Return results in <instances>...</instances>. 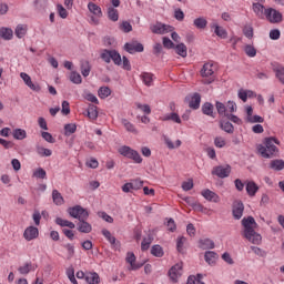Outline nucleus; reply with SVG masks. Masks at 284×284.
Returning a JSON list of instances; mask_svg holds the SVG:
<instances>
[{"instance_id": "1", "label": "nucleus", "mask_w": 284, "mask_h": 284, "mask_svg": "<svg viewBox=\"0 0 284 284\" xmlns=\"http://www.w3.org/2000/svg\"><path fill=\"white\" fill-rule=\"evenodd\" d=\"M281 145V141L276 138H265L264 144L257 145V152L261 154L263 159H274L278 156V146Z\"/></svg>"}, {"instance_id": "2", "label": "nucleus", "mask_w": 284, "mask_h": 284, "mask_svg": "<svg viewBox=\"0 0 284 284\" xmlns=\"http://www.w3.org/2000/svg\"><path fill=\"white\" fill-rule=\"evenodd\" d=\"M242 225L244 227V236L247 239V241H250L254 245H261V241H263V237L255 231L256 227H258L256 220H254L253 216L244 217L242 220Z\"/></svg>"}, {"instance_id": "3", "label": "nucleus", "mask_w": 284, "mask_h": 284, "mask_svg": "<svg viewBox=\"0 0 284 284\" xmlns=\"http://www.w3.org/2000/svg\"><path fill=\"white\" fill-rule=\"evenodd\" d=\"M118 152L122 156H125L126 159H131L132 161H134V163H143V158H141V154H139L136 150H134L128 145L121 146L118 150Z\"/></svg>"}, {"instance_id": "4", "label": "nucleus", "mask_w": 284, "mask_h": 284, "mask_svg": "<svg viewBox=\"0 0 284 284\" xmlns=\"http://www.w3.org/2000/svg\"><path fill=\"white\" fill-rule=\"evenodd\" d=\"M69 215L72 219H78V221H88L90 213L88 210L83 209L81 205H75L68 209Z\"/></svg>"}, {"instance_id": "5", "label": "nucleus", "mask_w": 284, "mask_h": 284, "mask_svg": "<svg viewBox=\"0 0 284 284\" xmlns=\"http://www.w3.org/2000/svg\"><path fill=\"white\" fill-rule=\"evenodd\" d=\"M264 16L266 17V20H268L271 23H274V24L283 23V13H281V11L274 8L265 9Z\"/></svg>"}, {"instance_id": "6", "label": "nucleus", "mask_w": 284, "mask_h": 284, "mask_svg": "<svg viewBox=\"0 0 284 284\" xmlns=\"http://www.w3.org/2000/svg\"><path fill=\"white\" fill-rule=\"evenodd\" d=\"M150 30L153 34H168V32L174 30V27L156 22L155 24H151Z\"/></svg>"}, {"instance_id": "7", "label": "nucleus", "mask_w": 284, "mask_h": 284, "mask_svg": "<svg viewBox=\"0 0 284 284\" xmlns=\"http://www.w3.org/2000/svg\"><path fill=\"white\" fill-rule=\"evenodd\" d=\"M232 172V166L227 164L226 166L219 165L213 168L212 174L213 176H219V179H227Z\"/></svg>"}, {"instance_id": "8", "label": "nucleus", "mask_w": 284, "mask_h": 284, "mask_svg": "<svg viewBox=\"0 0 284 284\" xmlns=\"http://www.w3.org/2000/svg\"><path fill=\"white\" fill-rule=\"evenodd\" d=\"M169 276L173 283H176L183 276V264L178 263L169 270Z\"/></svg>"}, {"instance_id": "9", "label": "nucleus", "mask_w": 284, "mask_h": 284, "mask_svg": "<svg viewBox=\"0 0 284 284\" xmlns=\"http://www.w3.org/2000/svg\"><path fill=\"white\" fill-rule=\"evenodd\" d=\"M244 211H245V205H243V202L235 201L233 203L232 214H233V219H235V221H241V219L243 217Z\"/></svg>"}, {"instance_id": "10", "label": "nucleus", "mask_w": 284, "mask_h": 284, "mask_svg": "<svg viewBox=\"0 0 284 284\" xmlns=\"http://www.w3.org/2000/svg\"><path fill=\"white\" fill-rule=\"evenodd\" d=\"M124 50L129 52V54H134L136 52H143L144 48L141 42L133 41V42H126L124 44Z\"/></svg>"}, {"instance_id": "11", "label": "nucleus", "mask_w": 284, "mask_h": 284, "mask_svg": "<svg viewBox=\"0 0 284 284\" xmlns=\"http://www.w3.org/2000/svg\"><path fill=\"white\" fill-rule=\"evenodd\" d=\"M20 79L24 81L26 85L30 88V90H33V92H41V85L39 83H33L32 78L28 75L26 72L20 73Z\"/></svg>"}, {"instance_id": "12", "label": "nucleus", "mask_w": 284, "mask_h": 284, "mask_svg": "<svg viewBox=\"0 0 284 284\" xmlns=\"http://www.w3.org/2000/svg\"><path fill=\"white\" fill-rule=\"evenodd\" d=\"M39 236V229L34 226H29L24 230L23 237L26 241H34Z\"/></svg>"}, {"instance_id": "13", "label": "nucleus", "mask_w": 284, "mask_h": 284, "mask_svg": "<svg viewBox=\"0 0 284 284\" xmlns=\"http://www.w3.org/2000/svg\"><path fill=\"white\" fill-rule=\"evenodd\" d=\"M202 196H204L206 201H211L212 203H219L221 201L219 194H216L214 191H210V189L204 190L202 192Z\"/></svg>"}, {"instance_id": "14", "label": "nucleus", "mask_w": 284, "mask_h": 284, "mask_svg": "<svg viewBox=\"0 0 284 284\" xmlns=\"http://www.w3.org/2000/svg\"><path fill=\"white\" fill-rule=\"evenodd\" d=\"M273 71L275 72L276 79L284 85V68L278 63H272Z\"/></svg>"}, {"instance_id": "15", "label": "nucleus", "mask_w": 284, "mask_h": 284, "mask_svg": "<svg viewBox=\"0 0 284 284\" xmlns=\"http://www.w3.org/2000/svg\"><path fill=\"white\" fill-rule=\"evenodd\" d=\"M78 231L82 234H90L92 232V225L87 220H79Z\"/></svg>"}, {"instance_id": "16", "label": "nucleus", "mask_w": 284, "mask_h": 284, "mask_svg": "<svg viewBox=\"0 0 284 284\" xmlns=\"http://www.w3.org/2000/svg\"><path fill=\"white\" fill-rule=\"evenodd\" d=\"M189 108H191V110H199V108H201V94L200 93H194L191 97V100L189 102Z\"/></svg>"}, {"instance_id": "17", "label": "nucleus", "mask_w": 284, "mask_h": 284, "mask_svg": "<svg viewBox=\"0 0 284 284\" xmlns=\"http://www.w3.org/2000/svg\"><path fill=\"white\" fill-rule=\"evenodd\" d=\"M212 68H214L213 63H204L201 70V77H203L204 79H207V77H212V74H214V70Z\"/></svg>"}, {"instance_id": "18", "label": "nucleus", "mask_w": 284, "mask_h": 284, "mask_svg": "<svg viewBox=\"0 0 284 284\" xmlns=\"http://www.w3.org/2000/svg\"><path fill=\"white\" fill-rule=\"evenodd\" d=\"M246 192L248 196H256V192H258V184L254 181H248L246 183Z\"/></svg>"}, {"instance_id": "19", "label": "nucleus", "mask_w": 284, "mask_h": 284, "mask_svg": "<svg viewBox=\"0 0 284 284\" xmlns=\"http://www.w3.org/2000/svg\"><path fill=\"white\" fill-rule=\"evenodd\" d=\"M204 258L209 265H214L219 258V254L214 251H206L204 254Z\"/></svg>"}, {"instance_id": "20", "label": "nucleus", "mask_w": 284, "mask_h": 284, "mask_svg": "<svg viewBox=\"0 0 284 284\" xmlns=\"http://www.w3.org/2000/svg\"><path fill=\"white\" fill-rule=\"evenodd\" d=\"M199 243L201 250H214V241L210 239L200 240Z\"/></svg>"}, {"instance_id": "21", "label": "nucleus", "mask_w": 284, "mask_h": 284, "mask_svg": "<svg viewBox=\"0 0 284 284\" xmlns=\"http://www.w3.org/2000/svg\"><path fill=\"white\" fill-rule=\"evenodd\" d=\"M92 70V67L90 65V61L82 60L81 61V74L82 77H90V71Z\"/></svg>"}, {"instance_id": "22", "label": "nucleus", "mask_w": 284, "mask_h": 284, "mask_svg": "<svg viewBox=\"0 0 284 284\" xmlns=\"http://www.w3.org/2000/svg\"><path fill=\"white\" fill-rule=\"evenodd\" d=\"M88 9L95 17H103V12L101 11V7H99L97 3L89 2Z\"/></svg>"}, {"instance_id": "23", "label": "nucleus", "mask_w": 284, "mask_h": 284, "mask_svg": "<svg viewBox=\"0 0 284 284\" xmlns=\"http://www.w3.org/2000/svg\"><path fill=\"white\" fill-rule=\"evenodd\" d=\"M55 223H57V225H60V227H69L70 230H74V227H77V225H74L73 222L63 220L61 217H57Z\"/></svg>"}, {"instance_id": "24", "label": "nucleus", "mask_w": 284, "mask_h": 284, "mask_svg": "<svg viewBox=\"0 0 284 284\" xmlns=\"http://www.w3.org/2000/svg\"><path fill=\"white\" fill-rule=\"evenodd\" d=\"M52 199L55 205H63L65 200H63V195L58 190L52 191Z\"/></svg>"}, {"instance_id": "25", "label": "nucleus", "mask_w": 284, "mask_h": 284, "mask_svg": "<svg viewBox=\"0 0 284 284\" xmlns=\"http://www.w3.org/2000/svg\"><path fill=\"white\" fill-rule=\"evenodd\" d=\"M26 34H28V26L18 24L16 28V37H18V39H23Z\"/></svg>"}, {"instance_id": "26", "label": "nucleus", "mask_w": 284, "mask_h": 284, "mask_svg": "<svg viewBox=\"0 0 284 284\" xmlns=\"http://www.w3.org/2000/svg\"><path fill=\"white\" fill-rule=\"evenodd\" d=\"M271 170H275V172H281L284 170V161L283 160H273L270 163Z\"/></svg>"}, {"instance_id": "27", "label": "nucleus", "mask_w": 284, "mask_h": 284, "mask_svg": "<svg viewBox=\"0 0 284 284\" xmlns=\"http://www.w3.org/2000/svg\"><path fill=\"white\" fill-rule=\"evenodd\" d=\"M88 116L92 121H97L99 119V111L97 110V105L90 104L88 108Z\"/></svg>"}, {"instance_id": "28", "label": "nucleus", "mask_w": 284, "mask_h": 284, "mask_svg": "<svg viewBox=\"0 0 284 284\" xmlns=\"http://www.w3.org/2000/svg\"><path fill=\"white\" fill-rule=\"evenodd\" d=\"M13 139L17 141H23L28 136V133L23 129H16L12 132Z\"/></svg>"}, {"instance_id": "29", "label": "nucleus", "mask_w": 284, "mask_h": 284, "mask_svg": "<svg viewBox=\"0 0 284 284\" xmlns=\"http://www.w3.org/2000/svg\"><path fill=\"white\" fill-rule=\"evenodd\" d=\"M202 112L206 114V116H214V105L210 102L204 103L202 105Z\"/></svg>"}, {"instance_id": "30", "label": "nucleus", "mask_w": 284, "mask_h": 284, "mask_svg": "<svg viewBox=\"0 0 284 284\" xmlns=\"http://www.w3.org/2000/svg\"><path fill=\"white\" fill-rule=\"evenodd\" d=\"M175 52L176 54L185 59V57H187V47L185 45V43H179L175 47Z\"/></svg>"}, {"instance_id": "31", "label": "nucleus", "mask_w": 284, "mask_h": 284, "mask_svg": "<svg viewBox=\"0 0 284 284\" xmlns=\"http://www.w3.org/2000/svg\"><path fill=\"white\" fill-rule=\"evenodd\" d=\"M151 254L152 256H156V258H162L164 252L163 247L159 244H155L151 247Z\"/></svg>"}, {"instance_id": "32", "label": "nucleus", "mask_w": 284, "mask_h": 284, "mask_svg": "<svg viewBox=\"0 0 284 284\" xmlns=\"http://www.w3.org/2000/svg\"><path fill=\"white\" fill-rule=\"evenodd\" d=\"M193 26H195L197 30H205V28H207V20L205 18H197L193 21Z\"/></svg>"}, {"instance_id": "33", "label": "nucleus", "mask_w": 284, "mask_h": 284, "mask_svg": "<svg viewBox=\"0 0 284 284\" xmlns=\"http://www.w3.org/2000/svg\"><path fill=\"white\" fill-rule=\"evenodd\" d=\"M108 18L110 21H119V10L114 9V7H109L108 8Z\"/></svg>"}, {"instance_id": "34", "label": "nucleus", "mask_w": 284, "mask_h": 284, "mask_svg": "<svg viewBox=\"0 0 284 284\" xmlns=\"http://www.w3.org/2000/svg\"><path fill=\"white\" fill-rule=\"evenodd\" d=\"M162 121H173V123H181V116H179L178 113L172 112V113L165 114L162 118Z\"/></svg>"}, {"instance_id": "35", "label": "nucleus", "mask_w": 284, "mask_h": 284, "mask_svg": "<svg viewBox=\"0 0 284 284\" xmlns=\"http://www.w3.org/2000/svg\"><path fill=\"white\" fill-rule=\"evenodd\" d=\"M221 128L227 134H234V125L230 121H222Z\"/></svg>"}, {"instance_id": "36", "label": "nucleus", "mask_w": 284, "mask_h": 284, "mask_svg": "<svg viewBox=\"0 0 284 284\" xmlns=\"http://www.w3.org/2000/svg\"><path fill=\"white\" fill-rule=\"evenodd\" d=\"M111 61H113V63L115 65H122L123 61L121 60V53L118 52L116 50H111Z\"/></svg>"}, {"instance_id": "37", "label": "nucleus", "mask_w": 284, "mask_h": 284, "mask_svg": "<svg viewBox=\"0 0 284 284\" xmlns=\"http://www.w3.org/2000/svg\"><path fill=\"white\" fill-rule=\"evenodd\" d=\"M253 11L255 12L256 17H263V14H265V6H263L262 3H253Z\"/></svg>"}, {"instance_id": "38", "label": "nucleus", "mask_w": 284, "mask_h": 284, "mask_svg": "<svg viewBox=\"0 0 284 284\" xmlns=\"http://www.w3.org/2000/svg\"><path fill=\"white\" fill-rule=\"evenodd\" d=\"M152 241H154V237L152 235H149L148 237L143 239L141 243L142 252H146V250H150V245H152Z\"/></svg>"}, {"instance_id": "39", "label": "nucleus", "mask_w": 284, "mask_h": 284, "mask_svg": "<svg viewBox=\"0 0 284 284\" xmlns=\"http://www.w3.org/2000/svg\"><path fill=\"white\" fill-rule=\"evenodd\" d=\"M153 77L154 75L152 73H148V72H143L141 74V79L143 81V83L148 85V88H150V85H152V83L154 81Z\"/></svg>"}, {"instance_id": "40", "label": "nucleus", "mask_w": 284, "mask_h": 284, "mask_svg": "<svg viewBox=\"0 0 284 284\" xmlns=\"http://www.w3.org/2000/svg\"><path fill=\"white\" fill-rule=\"evenodd\" d=\"M70 82L74 83L75 85H80L83 82L81 74L77 71L71 72L70 74Z\"/></svg>"}, {"instance_id": "41", "label": "nucleus", "mask_w": 284, "mask_h": 284, "mask_svg": "<svg viewBox=\"0 0 284 284\" xmlns=\"http://www.w3.org/2000/svg\"><path fill=\"white\" fill-rule=\"evenodd\" d=\"M244 52L246 57H250L251 59L256 57V48L253 44L244 45Z\"/></svg>"}, {"instance_id": "42", "label": "nucleus", "mask_w": 284, "mask_h": 284, "mask_svg": "<svg viewBox=\"0 0 284 284\" xmlns=\"http://www.w3.org/2000/svg\"><path fill=\"white\" fill-rule=\"evenodd\" d=\"M211 28H214L216 37H220V39H227V31L223 27L215 26Z\"/></svg>"}, {"instance_id": "43", "label": "nucleus", "mask_w": 284, "mask_h": 284, "mask_svg": "<svg viewBox=\"0 0 284 284\" xmlns=\"http://www.w3.org/2000/svg\"><path fill=\"white\" fill-rule=\"evenodd\" d=\"M33 3H34L36 10H38L39 12H43V10L48 8V0H34Z\"/></svg>"}, {"instance_id": "44", "label": "nucleus", "mask_w": 284, "mask_h": 284, "mask_svg": "<svg viewBox=\"0 0 284 284\" xmlns=\"http://www.w3.org/2000/svg\"><path fill=\"white\" fill-rule=\"evenodd\" d=\"M98 94L100 99H108L112 94V90L109 87H102L99 89Z\"/></svg>"}, {"instance_id": "45", "label": "nucleus", "mask_w": 284, "mask_h": 284, "mask_svg": "<svg viewBox=\"0 0 284 284\" xmlns=\"http://www.w3.org/2000/svg\"><path fill=\"white\" fill-rule=\"evenodd\" d=\"M243 34L246 37V39H253L254 38V28L251 24H246L243 28Z\"/></svg>"}, {"instance_id": "46", "label": "nucleus", "mask_w": 284, "mask_h": 284, "mask_svg": "<svg viewBox=\"0 0 284 284\" xmlns=\"http://www.w3.org/2000/svg\"><path fill=\"white\" fill-rule=\"evenodd\" d=\"M100 57L104 63H110L112 61V50L104 49Z\"/></svg>"}, {"instance_id": "47", "label": "nucleus", "mask_w": 284, "mask_h": 284, "mask_svg": "<svg viewBox=\"0 0 284 284\" xmlns=\"http://www.w3.org/2000/svg\"><path fill=\"white\" fill-rule=\"evenodd\" d=\"M12 29L2 28L0 31V37H2V39H6L7 41H10V39H12Z\"/></svg>"}, {"instance_id": "48", "label": "nucleus", "mask_w": 284, "mask_h": 284, "mask_svg": "<svg viewBox=\"0 0 284 284\" xmlns=\"http://www.w3.org/2000/svg\"><path fill=\"white\" fill-rule=\"evenodd\" d=\"M103 236L111 243V245H114L116 243V237L112 236V233L108 229L102 230Z\"/></svg>"}, {"instance_id": "49", "label": "nucleus", "mask_w": 284, "mask_h": 284, "mask_svg": "<svg viewBox=\"0 0 284 284\" xmlns=\"http://www.w3.org/2000/svg\"><path fill=\"white\" fill-rule=\"evenodd\" d=\"M74 132H77V124L70 123L64 125L65 136H70V134H74Z\"/></svg>"}, {"instance_id": "50", "label": "nucleus", "mask_w": 284, "mask_h": 284, "mask_svg": "<svg viewBox=\"0 0 284 284\" xmlns=\"http://www.w3.org/2000/svg\"><path fill=\"white\" fill-rule=\"evenodd\" d=\"M187 239L185 236L178 237L176 250L180 254H183V245H185Z\"/></svg>"}, {"instance_id": "51", "label": "nucleus", "mask_w": 284, "mask_h": 284, "mask_svg": "<svg viewBox=\"0 0 284 284\" xmlns=\"http://www.w3.org/2000/svg\"><path fill=\"white\" fill-rule=\"evenodd\" d=\"M122 124L124 125L126 132H132L133 134H136V129L134 128V124H132L126 119H122Z\"/></svg>"}, {"instance_id": "52", "label": "nucleus", "mask_w": 284, "mask_h": 284, "mask_svg": "<svg viewBox=\"0 0 284 284\" xmlns=\"http://www.w3.org/2000/svg\"><path fill=\"white\" fill-rule=\"evenodd\" d=\"M37 152L39 156H52V150L45 149L43 146H37Z\"/></svg>"}, {"instance_id": "53", "label": "nucleus", "mask_w": 284, "mask_h": 284, "mask_svg": "<svg viewBox=\"0 0 284 284\" xmlns=\"http://www.w3.org/2000/svg\"><path fill=\"white\" fill-rule=\"evenodd\" d=\"M203 274L199 273L196 276L195 275H190L187 277L186 284H196L199 281H202Z\"/></svg>"}, {"instance_id": "54", "label": "nucleus", "mask_w": 284, "mask_h": 284, "mask_svg": "<svg viewBox=\"0 0 284 284\" xmlns=\"http://www.w3.org/2000/svg\"><path fill=\"white\" fill-rule=\"evenodd\" d=\"M215 108H216L219 114H223L224 116H225V114H229L227 108L225 106V104H223V102H216Z\"/></svg>"}, {"instance_id": "55", "label": "nucleus", "mask_w": 284, "mask_h": 284, "mask_svg": "<svg viewBox=\"0 0 284 284\" xmlns=\"http://www.w3.org/2000/svg\"><path fill=\"white\" fill-rule=\"evenodd\" d=\"M136 109L138 110H142V112H144V114H151L152 113V109L150 108L149 104H141V103H135Z\"/></svg>"}, {"instance_id": "56", "label": "nucleus", "mask_w": 284, "mask_h": 284, "mask_svg": "<svg viewBox=\"0 0 284 284\" xmlns=\"http://www.w3.org/2000/svg\"><path fill=\"white\" fill-rule=\"evenodd\" d=\"M194 187V180L190 179L186 182L182 183V190H184V192H190V190H192Z\"/></svg>"}, {"instance_id": "57", "label": "nucleus", "mask_w": 284, "mask_h": 284, "mask_svg": "<svg viewBox=\"0 0 284 284\" xmlns=\"http://www.w3.org/2000/svg\"><path fill=\"white\" fill-rule=\"evenodd\" d=\"M67 276L69 281H71V283L79 284V282H77V277H74V267H70L67 270Z\"/></svg>"}, {"instance_id": "58", "label": "nucleus", "mask_w": 284, "mask_h": 284, "mask_svg": "<svg viewBox=\"0 0 284 284\" xmlns=\"http://www.w3.org/2000/svg\"><path fill=\"white\" fill-rule=\"evenodd\" d=\"M31 270H32V264L27 263L24 266H20V267L18 268V272H19L20 274L26 275V274H30Z\"/></svg>"}, {"instance_id": "59", "label": "nucleus", "mask_w": 284, "mask_h": 284, "mask_svg": "<svg viewBox=\"0 0 284 284\" xmlns=\"http://www.w3.org/2000/svg\"><path fill=\"white\" fill-rule=\"evenodd\" d=\"M33 176H34L36 179H45L47 173H45V171L43 170V168H39L38 170H36V171L33 172Z\"/></svg>"}, {"instance_id": "60", "label": "nucleus", "mask_w": 284, "mask_h": 284, "mask_svg": "<svg viewBox=\"0 0 284 284\" xmlns=\"http://www.w3.org/2000/svg\"><path fill=\"white\" fill-rule=\"evenodd\" d=\"M120 30H122V32H132V24L128 21H123L122 24L120 26Z\"/></svg>"}, {"instance_id": "61", "label": "nucleus", "mask_w": 284, "mask_h": 284, "mask_svg": "<svg viewBox=\"0 0 284 284\" xmlns=\"http://www.w3.org/2000/svg\"><path fill=\"white\" fill-rule=\"evenodd\" d=\"M64 247L68 251L67 258H68V261H70V258H72L74 256V245L65 244Z\"/></svg>"}, {"instance_id": "62", "label": "nucleus", "mask_w": 284, "mask_h": 284, "mask_svg": "<svg viewBox=\"0 0 284 284\" xmlns=\"http://www.w3.org/2000/svg\"><path fill=\"white\" fill-rule=\"evenodd\" d=\"M84 99L87 101H90L91 103H95L97 105H99V99L92 93H85Z\"/></svg>"}, {"instance_id": "63", "label": "nucleus", "mask_w": 284, "mask_h": 284, "mask_svg": "<svg viewBox=\"0 0 284 284\" xmlns=\"http://www.w3.org/2000/svg\"><path fill=\"white\" fill-rule=\"evenodd\" d=\"M41 136H42V139H44V141H47V143H54V138L50 134V132H45V131H43L42 133H41Z\"/></svg>"}, {"instance_id": "64", "label": "nucleus", "mask_w": 284, "mask_h": 284, "mask_svg": "<svg viewBox=\"0 0 284 284\" xmlns=\"http://www.w3.org/2000/svg\"><path fill=\"white\" fill-rule=\"evenodd\" d=\"M215 148H225V139L223 138H215L214 139Z\"/></svg>"}]
</instances>
